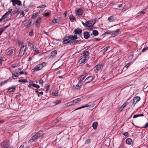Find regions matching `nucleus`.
Masks as SVG:
<instances>
[{
    "mask_svg": "<svg viewBox=\"0 0 148 148\" xmlns=\"http://www.w3.org/2000/svg\"><path fill=\"white\" fill-rule=\"evenodd\" d=\"M148 49V47H145L142 50V52L144 53Z\"/></svg>",
    "mask_w": 148,
    "mask_h": 148,
    "instance_id": "79ce46f5",
    "label": "nucleus"
},
{
    "mask_svg": "<svg viewBox=\"0 0 148 148\" xmlns=\"http://www.w3.org/2000/svg\"><path fill=\"white\" fill-rule=\"evenodd\" d=\"M110 48V46L107 47L106 48L103 49V51L104 52H106L108 50V49L109 48Z\"/></svg>",
    "mask_w": 148,
    "mask_h": 148,
    "instance_id": "49530a36",
    "label": "nucleus"
},
{
    "mask_svg": "<svg viewBox=\"0 0 148 148\" xmlns=\"http://www.w3.org/2000/svg\"><path fill=\"white\" fill-rule=\"evenodd\" d=\"M84 36L85 39H88L89 38L90 34L88 32H84Z\"/></svg>",
    "mask_w": 148,
    "mask_h": 148,
    "instance_id": "2eb2a0df",
    "label": "nucleus"
},
{
    "mask_svg": "<svg viewBox=\"0 0 148 148\" xmlns=\"http://www.w3.org/2000/svg\"><path fill=\"white\" fill-rule=\"evenodd\" d=\"M86 57L84 56L80 59L79 60V62H81V63H83L86 61Z\"/></svg>",
    "mask_w": 148,
    "mask_h": 148,
    "instance_id": "6ab92c4d",
    "label": "nucleus"
},
{
    "mask_svg": "<svg viewBox=\"0 0 148 148\" xmlns=\"http://www.w3.org/2000/svg\"><path fill=\"white\" fill-rule=\"evenodd\" d=\"M89 105L88 104H86L85 105H84V106H82L81 107H80L78 108L75 109V110H79V109H81V108H85V107H89Z\"/></svg>",
    "mask_w": 148,
    "mask_h": 148,
    "instance_id": "c85d7f7f",
    "label": "nucleus"
},
{
    "mask_svg": "<svg viewBox=\"0 0 148 148\" xmlns=\"http://www.w3.org/2000/svg\"><path fill=\"white\" fill-rule=\"evenodd\" d=\"M73 101H72L71 102H70L66 104V106H71L73 105V104H74Z\"/></svg>",
    "mask_w": 148,
    "mask_h": 148,
    "instance_id": "f704fd0d",
    "label": "nucleus"
},
{
    "mask_svg": "<svg viewBox=\"0 0 148 148\" xmlns=\"http://www.w3.org/2000/svg\"><path fill=\"white\" fill-rule=\"evenodd\" d=\"M75 10L76 15L81 16L84 13L83 10L81 8L76 9Z\"/></svg>",
    "mask_w": 148,
    "mask_h": 148,
    "instance_id": "423d86ee",
    "label": "nucleus"
},
{
    "mask_svg": "<svg viewBox=\"0 0 148 148\" xmlns=\"http://www.w3.org/2000/svg\"><path fill=\"white\" fill-rule=\"evenodd\" d=\"M82 86V83L81 82L79 81V82L78 84L76 85V86L78 87L79 88V89L81 88Z\"/></svg>",
    "mask_w": 148,
    "mask_h": 148,
    "instance_id": "4c0bfd02",
    "label": "nucleus"
},
{
    "mask_svg": "<svg viewBox=\"0 0 148 148\" xmlns=\"http://www.w3.org/2000/svg\"><path fill=\"white\" fill-rule=\"evenodd\" d=\"M89 52L88 51H85L82 54L83 56H88L89 54Z\"/></svg>",
    "mask_w": 148,
    "mask_h": 148,
    "instance_id": "c9c22d12",
    "label": "nucleus"
},
{
    "mask_svg": "<svg viewBox=\"0 0 148 148\" xmlns=\"http://www.w3.org/2000/svg\"><path fill=\"white\" fill-rule=\"evenodd\" d=\"M13 53V50L12 49H11L8 51V55H10L12 54Z\"/></svg>",
    "mask_w": 148,
    "mask_h": 148,
    "instance_id": "a18cd8bd",
    "label": "nucleus"
},
{
    "mask_svg": "<svg viewBox=\"0 0 148 148\" xmlns=\"http://www.w3.org/2000/svg\"><path fill=\"white\" fill-rule=\"evenodd\" d=\"M96 68V69L98 71L99 70L101 67V64H97L95 67Z\"/></svg>",
    "mask_w": 148,
    "mask_h": 148,
    "instance_id": "e433bc0d",
    "label": "nucleus"
},
{
    "mask_svg": "<svg viewBox=\"0 0 148 148\" xmlns=\"http://www.w3.org/2000/svg\"><path fill=\"white\" fill-rule=\"evenodd\" d=\"M41 18L40 17H38L36 21V27H38V26H39L40 24V23L41 21Z\"/></svg>",
    "mask_w": 148,
    "mask_h": 148,
    "instance_id": "4468645a",
    "label": "nucleus"
},
{
    "mask_svg": "<svg viewBox=\"0 0 148 148\" xmlns=\"http://www.w3.org/2000/svg\"><path fill=\"white\" fill-rule=\"evenodd\" d=\"M16 90V88L15 87L13 88H9L8 89V92H14Z\"/></svg>",
    "mask_w": 148,
    "mask_h": 148,
    "instance_id": "f3484780",
    "label": "nucleus"
},
{
    "mask_svg": "<svg viewBox=\"0 0 148 148\" xmlns=\"http://www.w3.org/2000/svg\"><path fill=\"white\" fill-rule=\"evenodd\" d=\"M61 103V101L60 100H56L53 102L54 104V105H56L58 104H60Z\"/></svg>",
    "mask_w": 148,
    "mask_h": 148,
    "instance_id": "cd10ccee",
    "label": "nucleus"
},
{
    "mask_svg": "<svg viewBox=\"0 0 148 148\" xmlns=\"http://www.w3.org/2000/svg\"><path fill=\"white\" fill-rule=\"evenodd\" d=\"M145 9H144L142 11H140L139 14H144L145 13Z\"/></svg>",
    "mask_w": 148,
    "mask_h": 148,
    "instance_id": "c03bdc74",
    "label": "nucleus"
},
{
    "mask_svg": "<svg viewBox=\"0 0 148 148\" xmlns=\"http://www.w3.org/2000/svg\"><path fill=\"white\" fill-rule=\"evenodd\" d=\"M24 45L22 46L20 49L18 56L19 57H21L24 54L26 51V46L25 47Z\"/></svg>",
    "mask_w": 148,
    "mask_h": 148,
    "instance_id": "20e7f679",
    "label": "nucleus"
},
{
    "mask_svg": "<svg viewBox=\"0 0 148 148\" xmlns=\"http://www.w3.org/2000/svg\"><path fill=\"white\" fill-rule=\"evenodd\" d=\"M132 142V139L130 138H128L126 140V143L128 144H130Z\"/></svg>",
    "mask_w": 148,
    "mask_h": 148,
    "instance_id": "5701e85b",
    "label": "nucleus"
},
{
    "mask_svg": "<svg viewBox=\"0 0 148 148\" xmlns=\"http://www.w3.org/2000/svg\"><path fill=\"white\" fill-rule=\"evenodd\" d=\"M74 32L75 34H79L80 35H81L82 34V31L80 28H78L75 29L74 30Z\"/></svg>",
    "mask_w": 148,
    "mask_h": 148,
    "instance_id": "6e6552de",
    "label": "nucleus"
},
{
    "mask_svg": "<svg viewBox=\"0 0 148 148\" xmlns=\"http://www.w3.org/2000/svg\"><path fill=\"white\" fill-rule=\"evenodd\" d=\"M23 42H21V41H18V45H23Z\"/></svg>",
    "mask_w": 148,
    "mask_h": 148,
    "instance_id": "bf43d9fd",
    "label": "nucleus"
},
{
    "mask_svg": "<svg viewBox=\"0 0 148 148\" xmlns=\"http://www.w3.org/2000/svg\"><path fill=\"white\" fill-rule=\"evenodd\" d=\"M32 86H33L37 89H38L40 87L39 85L34 83L29 84L28 86V87L29 88H31Z\"/></svg>",
    "mask_w": 148,
    "mask_h": 148,
    "instance_id": "9b49d317",
    "label": "nucleus"
},
{
    "mask_svg": "<svg viewBox=\"0 0 148 148\" xmlns=\"http://www.w3.org/2000/svg\"><path fill=\"white\" fill-rule=\"evenodd\" d=\"M32 19L30 18L29 20V24L27 25L28 27H30V24L32 23Z\"/></svg>",
    "mask_w": 148,
    "mask_h": 148,
    "instance_id": "a19ab883",
    "label": "nucleus"
},
{
    "mask_svg": "<svg viewBox=\"0 0 148 148\" xmlns=\"http://www.w3.org/2000/svg\"><path fill=\"white\" fill-rule=\"evenodd\" d=\"M108 20L110 22H112L115 20L114 17L112 16L109 17L108 18Z\"/></svg>",
    "mask_w": 148,
    "mask_h": 148,
    "instance_id": "393cba45",
    "label": "nucleus"
},
{
    "mask_svg": "<svg viewBox=\"0 0 148 148\" xmlns=\"http://www.w3.org/2000/svg\"><path fill=\"white\" fill-rule=\"evenodd\" d=\"M68 36L70 42H71V41H73L75 40H76L77 39V36L75 35H74V36L70 35Z\"/></svg>",
    "mask_w": 148,
    "mask_h": 148,
    "instance_id": "9d476101",
    "label": "nucleus"
},
{
    "mask_svg": "<svg viewBox=\"0 0 148 148\" xmlns=\"http://www.w3.org/2000/svg\"><path fill=\"white\" fill-rule=\"evenodd\" d=\"M127 103V102L124 103L119 108V111H120V112L121 111L124 109V107L126 106Z\"/></svg>",
    "mask_w": 148,
    "mask_h": 148,
    "instance_id": "dca6fc26",
    "label": "nucleus"
},
{
    "mask_svg": "<svg viewBox=\"0 0 148 148\" xmlns=\"http://www.w3.org/2000/svg\"><path fill=\"white\" fill-rule=\"evenodd\" d=\"M85 78V76L83 75H82L79 78V81L82 82Z\"/></svg>",
    "mask_w": 148,
    "mask_h": 148,
    "instance_id": "c756f323",
    "label": "nucleus"
},
{
    "mask_svg": "<svg viewBox=\"0 0 148 148\" xmlns=\"http://www.w3.org/2000/svg\"><path fill=\"white\" fill-rule=\"evenodd\" d=\"M46 65V63L43 62L41 64H39L36 65L33 69L34 71H37L40 70Z\"/></svg>",
    "mask_w": 148,
    "mask_h": 148,
    "instance_id": "f03ea898",
    "label": "nucleus"
},
{
    "mask_svg": "<svg viewBox=\"0 0 148 148\" xmlns=\"http://www.w3.org/2000/svg\"><path fill=\"white\" fill-rule=\"evenodd\" d=\"M37 139V138H36V136L35 135H34L32 136L30 138V139L29 140V142H32L34 141L35 139Z\"/></svg>",
    "mask_w": 148,
    "mask_h": 148,
    "instance_id": "b1692460",
    "label": "nucleus"
},
{
    "mask_svg": "<svg viewBox=\"0 0 148 148\" xmlns=\"http://www.w3.org/2000/svg\"><path fill=\"white\" fill-rule=\"evenodd\" d=\"M10 25H7L5 26V27L4 28H2L1 29L3 30V31H5V29L7 28Z\"/></svg>",
    "mask_w": 148,
    "mask_h": 148,
    "instance_id": "680f3d73",
    "label": "nucleus"
},
{
    "mask_svg": "<svg viewBox=\"0 0 148 148\" xmlns=\"http://www.w3.org/2000/svg\"><path fill=\"white\" fill-rule=\"evenodd\" d=\"M12 10L11 9L9 10L2 17H3L5 18V15L8 14H10L12 11Z\"/></svg>",
    "mask_w": 148,
    "mask_h": 148,
    "instance_id": "ea45409f",
    "label": "nucleus"
},
{
    "mask_svg": "<svg viewBox=\"0 0 148 148\" xmlns=\"http://www.w3.org/2000/svg\"><path fill=\"white\" fill-rule=\"evenodd\" d=\"M9 140H6L1 143V145L3 148H9ZM9 148H11V147H10Z\"/></svg>",
    "mask_w": 148,
    "mask_h": 148,
    "instance_id": "7ed1b4c3",
    "label": "nucleus"
},
{
    "mask_svg": "<svg viewBox=\"0 0 148 148\" xmlns=\"http://www.w3.org/2000/svg\"><path fill=\"white\" fill-rule=\"evenodd\" d=\"M140 97L136 96L134 97L133 99L132 103L134 105L133 107H134L135 104L140 100Z\"/></svg>",
    "mask_w": 148,
    "mask_h": 148,
    "instance_id": "0eeeda50",
    "label": "nucleus"
},
{
    "mask_svg": "<svg viewBox=\"0 0 148 148\" xmlns=\"http://www.w3.org/2000/svg\"><path fill=\"white\" fill-rule=\"evenodd\" d=\"M128 134V132H125L124 134L123 135H124L125 136H127Z\"/></svg>",
    "mask_w": 148,
    "mask_h": 148,
    "instance_id": "69168bd1",
    "label": "nucleus"
},
{
    "mask_svg": "<svg viewBox=\"0 0 148 148\" xmlns=\"http://www.w3.org/2000/svg\"><path fill=\"white\" fill-rule=\"evenodd\" d=\"M82 24L83 25L85 26V27H86V26L87 27V23H86V21L85 22V23H84L83 22H82Z\"/></svg>",
    "mask_w": 148,
    "mask_h": 148,
    "instance_id": "052dcab7",
    "label": "nucleus"
},
{
    "mask_svg": "<svg viewBox=\"0 0 148 148\" xmlns=\"http://www.w3.org/2000/svg\"><path fill=\"white\" fill-rule=\"evenodd\" d=\"M69 19L71 22H73L75 20V18L72 15H71L69 16Z\"/></svg>",
    "mask_w": 148,
    "mask_h": 148,
    "instance_id": "412c9836",
    "label": "nucleus"
},
{
    "mask_svg": "<svg viewBox=\"0 0 148 148\" xmlns=\"http://www.w3.org/2000/svg\"><path fill=\"white\" fill-rule=\"evenodd\" d=\"M49 85H48L47 86H45V89H46V91L47 92L48 91L49 88Z\"/></svg>",
    "mask_w": 148,
    "mask_h": 148,
    "instance_id": "6e6d98bb",
    "label": "nucleus"
},
{
    "mask_svg": "<svg viewBox=\"0 0 148 148\" xmlns=\"http://www.w3.org/2000/svg\"><path fill=\"white\" fill-rule=\"evenodd\" d=\"M11 1L13 5L14 6H16V4L17 5L21 6L22 5L21 2L19 0H11Z\"/></svg>",
    "mask_w": 148,
    "mask_h": 148,
    "instance_id": "39448f33",
    "label": "nucleus"
},
{
    "mask_svg": "<svg viewBox=\"0 0 148 148\" xmlns=\"http://www.w3.org/2000/svg\"><path fill=\"white\" fill-rule=\"evenodd\" d=\"M87 25V29L92 30L94 29L93 25L95 23V21L94 20H92L88 21H86Z\"/></svg>",
    "mask_w": 148,
    "mask_h": 148,
    "instance_id": "f257e3e1",
    "label": "nucleus"
},
{
    "mask_svg": "<svg viewBox=\"0 0 148 148\" xmlns=\"http://www.w3.org/2000/svg\"><path fill=\"white\" fill-rule=\"evenodd\" d=\"M46 6L45 5H40L38 7H37V8H44L45 7H46Z\"/></svg>",
    "mask_w": 148,
    "mask_h": 148,
    "instance_id": "09e8293b",
    "label": "nucleus"
},
{
    "mask_svg": "<svg viewBox=\"0 0 148 148\" xmlns=\"http://www.w3.org/2000/svg\"><path fill=\"white\" fill-rule=\"evenodd\" d=\"M70 42L68 36H67L63 39V44H66Z\"/></svg>",
    "mask_w": 148,
    "mask_h": 148,
    "instance_id": "f8f14e48",
    "label": "nucleus"
},
{
    "mask_svg": "<svg viewBox=\"0 0 148 148\" xmlns=\"http://www.w3.org/2000/svg\"><path fill=\"white\" fill-rule=\"evenodd\" d=\"M38 14V13H35L33 14L31 17L32 18L34 19L37 16Z\"/></svg>",
    "mask_w": 148,
    "mask_h": 148,
    "instance_id": "37998d69",
    "label": "nucleus"
},
{
    "mask_svg": "<svg viewBox=\"0 0 148 148\" xmlns=\"http://www.w3.org/2000/svg\"><path fill=\"white\" fill-rule=\"evenodd\" d=\"M148 127V123H146L145 126L144 128H146Z\"/></svg>",
    "mask_w": 148,
    "mask_h": 148,
    "instance_id": "774afa93",
    "label": "nucleus"
},
{
    "mask_svg": "<svg viewBox=\"0 0 148 148\" xmlns=\"http://www.w3.org/2000/svg\"><path fill=\"white\" fill-rule=\"evenodd\" d=\"M18 82H24L26 83L27 82V80L26 79H19L18 80Z\"/></svg>",
    "mask_w": 148,
    "mask_h": 148,
    "instance_id": "473e14b6",
    "label": "nucleus"
},
{
    "mask_svg": "<svg viewBox=\"0 0 148 148\" xmlns=\"http://www.w3.org/2000/svg\"><path fill=\"white\" fill-rule=\"evenodd\" d=\"M33 29H32L29 33L30 36H32L33 35Z\"/></svg>",
    "mask_w": 148,
    "mask_h": 148,
    "instance_id": "3c124183",
    "label": "nucleus"
},
{
    "mask_svg": "<svg viewBox=\"0 0 148 148\" xmlns=\"http://www.w3.org/2000/svg\"><path fill=\"white\" fill-rule=\"evenodd\" d=\"M99 33L97 31L94 30L92 32V34H91V36H92V35H94L95 36H97L98 34Z\"/></svg>",
    "mask_w": 148,
    "mask_h": 148,
    "instance_id": "aec40b11",
    "label": "nucleus"
},
{
    "mask_svg": "<svg viewBox=\"0 0 148 148\" xmlns=\"http://www.w3.org/2000/svg\"><path fill=\"white\" fill-rule=\"evenodd\" d=\"M35 92L36 93V94L38 95V96L39 97L40 96L39 92L38 90L36 89L35 91Z\"/></svg>",
    "mask_w": 148,
    "mask_h": 148,
    "instance_id": "864d4df0",
    "label": "nucleus"
},
{
    "mask_svg": "<svg viewBox=\"0 0 148 148\" xmlns=\"http://www.w3.org/2000/svg\"><path fill=\"white\" fill-rule=\"evenodd\" d=\"M12 75L14 79H16L18 76V74L17 73H14L12 74Z\"/></svg>",
    "mask_w": 148,
    "mask_h": 148,
    "instance_id": "4be33fe9",
    "label": "nucleus"
},
{
    "mask_svg": "<svg viewBox=\"0 0 148 148\" xmlns=\"http://www.w3.org/2000/svg\"><path fill=\"white\" fill-rule=\"evenodd\" d=\"M58 93V91L55 90H53L52 92V94L53 95L56 96V95H57Z\"/></svg>",
    "mask_w": 148,
    "mask_h": 148,
    "instance_id": "58836bf2",
    "label": "nucleus"
},
{
    "mask_svg": "<svg viewBox=\"0 0 148 148\" xmlns=\"http://www.w3.org/2000/svg\"><path fill=\"white\" fill-rule=\"evenodd\" d=\"M7 79V80L4 81L3 82H2L1 84H0V86H1L2 85H3L4 84H5L8 81H9V79Z\"/></svg>",
    "mask_w": 148,
    "mask_h": 148,
    "instance_id": "72a5a7b5",
    "label": "nucleus"
},
{
    "mask_svg": "<svg viewBox=\"0 0 148 148\" xmlns=\"http://www.w3.org/2000/svg\"><path fill=\"white\" fill-rule=\"evenodd\" d=\"M81 101V99L79 98H78L76 99H75L73 100V102H74V104H75L78 102H80Z\"/></svg>",
    "mask_w": 148,
    "mask_h": 148,
    "instance_id": "a878e982",
    "label": "nucleus"
},
{
    "mask_svg": "<svg viewBox=\"0 0 148 148\" xmlns=\"http://www.w3.org/2000/svg\"><path fill=\"white\" fill-rule=\"evenodd\" d=\"M98 125V123L97 122H95L93 123L92 125V127L95 130H96L97 128Z\"/></svg>",
    "mask_w": 148,
    "mask_h": 148,
    "instance_id": "a211bd4d",
    "label": "nucleus"
},
{
    "mask_svg": "<svg viewBox=\"0 0 148 148\" xmlns=\"http://www.w3.org/2000/svg\"><path fill=\"white\" fill-rule=\"evenodd\" d=\"M111 33V32H105L104 34H110Z\"/></svg>",
    "mask_w": 148,
    "mask_h": 148,
    "instance_id": "338daca9",
    "label": "nucleus"
},
{
    "mask_svg": "<svg viewBox=\"0 0 148 148\" xmlns=\"http://www.w3.org/2000/svg\"><path fill=\"white\" fill-rule=\"evenodd\" d=\"M131 64V63L130 62L127 64L125 66V67L127 68H128L129 66Z\"/></svg>",
    "mask_w": 148,
    "mask_h": 148,
    "instance_id": "13d9d810",
    "label": "nucleus"
},
{
    "mask_svg": "<svg viewBox=\"0 0 148 148\" xmlns=\"http://www.w3.org/2000/svg\"><path fill=\"white\" fill-rule=\"evenodd\" d=\"M91 140L90 139L87 140L85 142V143L88 144L90 143Z\"/></svg>",
    "mask_w": 148,
    "mask_h": 148,
    "instance_id": "8fccbe9b",
    "label": "nucleus"
},
{
    "mask_svg": "<svg viewBox=\"0 0 148 148\" xmlns=\"http://www.w3.org/2000/svg\"><path fill=\"white\" fill-rule=\"evenodd\" d=\"M144 116V115L143 114H136L134 115L133 116V118H136L137 117H139V116Z\"/></svg>",
    "mask_w": 148,
    "mask_h": 148,
    "instance_id": "2f4dec72",
    "label": "nucleus"
},
{
    "mask_svg": "<svg viewBox=\"0 0 148 148\" xmlns=\"http://www.w3.org/2000/svg\"><path fill=\"white\" fill-rule=\"evenodd\" d=\"M5 18L3 17H2V18L0 19V22H3L5 21Z\"/></svg>",
    "mask_w": 148,
    "mask_h": 148,
    "instance_id": "de8ad7c7",
    "label": "nucleus"
},
{
    "mask_svg": "<svg viewBox=\"0 0 148 148\" xmlns=\"http://www.w3.org/2000/svg\"><path fill=\"white\" fill-rule=\"evenodd\" d=\"M94 79V77L92 76H89L85 80L84 82L86 84L90 82L91 81Z\"/></svg>",
    "mask_w": 148,
    "mask_h": 148,
    "instance_id": "1a4fd4ad",
    "label": "nucleus"
},
{
    "mask_svg": "<svg viewBox=\"0 0 148 148\" xmlns=\"http://www.w3.org/2000/svg\"><path fill=\"white\" fill-rule=\"evenodd\" d=\"M33 48L34 51H35V50H36V46H33Z\"/></svg>",
    "mask_w": 148,
    "mask_h": 148,
    "instance_id": "0e129e2a",
    "label": "nucleus"
},
{
    "mask_svg": "<svg viewBox=\"0 0 148 148\" xmlns=\"http://www.w3.org/2000/svg\"><path fill=\"white\" fill-rule=\"evenodd\" d=\"M43 134L42 131L40 130L37 132L34 135L36 137V138L38 139Z\"/></svg>",
    "mask_w": 148,
    "mask_h": 148,
    "instance_id": "ddd939ff",
    "label": "nucleus"
},
{
    "mask_svg": "<svg viewBox=\"0 0 148 148\" xmlns=\"http://www.w3.org/2000/svg\"><path fill=\"white\" fill-rule=\"evenodd\" d=\"M17 65L16 64H13L12 65V67L13 68H15L17 67Z\"/></svg>",
    "mask_w": 148,
    "mask_h": 148,
    "instance_id": "4d7b16f0",
    "label": "nucleus"
},
{
    "mask_svg": "<svg viewBox=\"0 0 148 148\" xmlns=\"http://www.w3.org/2000/svg\"><path fill=\"white\" fill-rule=\"evenodd\" d=\"M59 21L60 20L59 19L54 18L52 20V22L53 23H58L59 22Z\"/></svg>",
    "mask_w": 148,
    "mask_h": 148,
    "instance_id": "7c9ffc66",
    "label": "nucleus"
},
{
    "mask_svg": "<svg viewBox=\"0 0 148 148\" xmlns=\"http://www.w3.org/2000/svg\"><path fill=\"white\" fill-rule=\"evenodd\" d=\"M39 83L40 84H42V85H43V80L42 79H40L39 81Z\"/></svg>",
    "mask_w": 148,
    "mask_h": 148,
    "instance_id": "5fc2aeb1",
    "label": "nucleus"
},
{
    "mask_svg": "<svg viewBox=\"0 0 148 148\" xmlns=\"http://www.w3.org/2000/svg\"><path fill=\"white\" fill-rule=\"evenodd\" d=\"M57 51L56 50L52 51L51 53V55L53 57L55 56L57 54Z\"/></svg>",
    "mask_w": 148,
    "mask_h": 148,
    "instance_id": "bb28decb",
    "label": "nucleus"
},
{
    "mask_svg": "<svg viewBox=\"0 0 148 148\" xmlns=\"http://www.w3.org/2000/svg\"><path fill=\"white\" fill-rule=\"evenodd\" d=\"M4 31H3V29H1V28L0 29V36L1 35V34L2 32H3Z\"/></svg>",
    "mask_w": 148,
    "mask_h": 148,
    "instance_id": "e2e57ef3",
    "label": "nucleus"
},
{
    "mask_svg": "<svg viewBox=\"0 0 148 148\" xmlns=\"http://www.w3.org/2000/svg\"><path fill=\"white\" fill-rule=\"evenodd\" d=\"M49 16V13H46L44 14V16L45 17Z\"/></svg>",
    "mask_w": 148,
    "mask_h": 148,
    "instance_id": "603ef678",
    "label": "nucleus"
}]
</instances>
